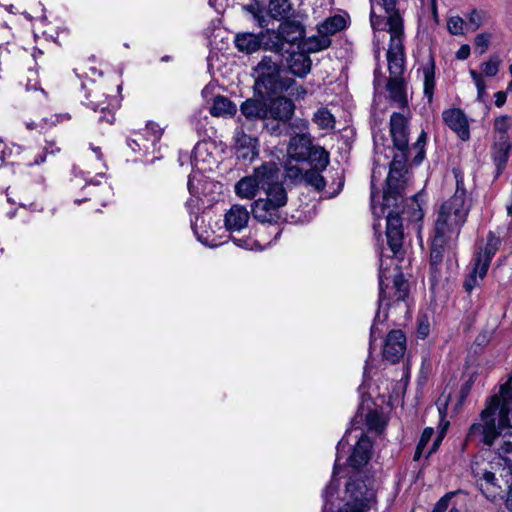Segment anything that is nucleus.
<instances>
[{
	"instance_id": "nucleus-19",
	"label": "nucleus",
	"mask_w": 512,
	"mask_h": 512,
	"mask_svg": "<svg viewBox=\"0 0 512 512\" xmlns=\"http://www.w3.org/2000/svg\"><path fill=\"white\" fill-rule=\"evenodd\" d=\"M277 35L286 43L296 44L304 39L305 27L298 20L286 19L279 25Z\"/></svg>"
},
{
	"instance_id": "nucleus-32",
	"label": "nucleus",
	"mask_w": 512,
	"mask_h": 512,
	"mask_svg": "<svg viewBox=\"0 0 512 512\" xmlns=\"http://www.w3.org/2000/svg\"><path fill=\"white\" fill-rule=\"evenodd\" d=\"M301 161H307L311 168L326 169L329 164V153L323 147L314 145L313 149L309 151V155Z\"/></svg>"
},
{
	"instance_id": "nucleus-45",
	"label": "nucleus",
	"mask_w": 512,
	"mask_h": 512,
	"mask_svg": "<svg viewBox=\"0 0 512 512\" xmlns=\"http://www.w3.org/2000/svg\"><path fill=\"white\" fill-rule=\"evenodd\" d=\"M491 38V33L485 32L478 34L474 39L475 50L478 51L479 54H484L489 47Z\"/></svg>"
},
{
	"instance_id": "nucleus-30",
	"label": "nucleus",
	"mask_w": 512,
	"mask_h": 512,
	"mask_svg": "<svg viewBox=\"0 0 512 512\" xmlns=\"http://www.w3.org/2000/svg\"><path fill=\"white\" fill-rule=\"evenodd\" d=\"M261 40V48L275 52L279 56H283L284 41L277 35V31L266 30L259 34Z\"/></svg>"
},
{
	"instance_id": "nucleus-6",
	"label": "nucleus",
	"mask_w": 512,
	"mask_h": 512,
	"mask_svg": "<svg viewBox=\"0 0 512 512\" xmlns=\"http://www.w3.org/2000/svg\"><path fill=\"white\" fill-rule=\"evenodd\" d=\"M287 192L284 187H276L251 204L253 217L261 223L277 224L282 220L281 209L287 204Z\"/></svg>"
},
{
	"instance_id": "nucleus-26",
	"label": "nucleus",
	"mask_w": 512,
	"mask_h": 512,
	"mask_svg": "<svg viewBox=\"0 0 512 512\" xmlns=\"http://www.w3.org/2000/svg\"><path fill=\"white\" fill-rule=\"evenodd\" d=\"M234 44L238 51L245 54H252L261 48L260 36L249 32L237 33Z\"/></svg>"
},
{
	"instance_id": "nucleus-8",
	"label": "nucleus",
	"mask_w": 512,
	"mask_h": 512,
	"mask_svg": "<svg viewBox=\"0 0 512 512\" xmlns=\"http://www.w3.org/2000/svg\"><path fill=\"white\" fill-rule=\"evenodd\" d=\"M387 25L391 34L387 51L390 77H402L404 71V46L402 43L403 21L400 14H393L391 17H388Z\"/></svg>"
},
{
	"instance_id": "nucleus-39",
	"label": "nucleus",
	"mask_w": 512,
	"mask_h": 512,
	"mask_svg": "<svg viewBox=\"0 0 512 512\" xmlns=\"http://www.w3.org/2000/svg\"><path fill=\"white\" fill-rule=\"evenodd\" d=\"M312 120L320 129H333L335 127V118L325 107L318 109Z\"/></svg>"
},
{
	"instance_id": "nucleus-51",
	"label": "nucleus",
	"mask_w": 512,
	"mask_h": 512,
	"mask_svg": "<svg viewBox=\"0 0 512 512\" xmlns=\"http://www.w3.org/2000/svg\"><path fill=\"white\" fill-rule=\"evenodd\" d=\"M482 24L481 15L477 12V10H472L469 18L468 25L470 26L472 31H476Z\"/></svg>"
},
{
	"instance_id": "nucleus-53",
	"label": "nucleus",
	"mask_w": 512,
	"mask_h": 512,
	"mask_svg": "<svg viewBox=\"0 0 512 512\" xmlns=\"http://www.w3.org/2000/svg\"><path fill=\"white\" fill-rule=\"evenodd\" d=\"M429 323L428 321L425 319V320H420L419 323H418V328H417V334L420 338L424 339L428 336L429 334Z\"/></svg>"
},
{
	"instance_id": "nucleus-16",
	"label": "nucleus",
	"mask_w": 512,
	"mask_h": 512,
	"mask_svg": "<svg viewBox=\"0 0 512 512\" xmlns=\"http://www.w3.org/2000/svg\"><path fill=\"white\" fill-rule=\"evenodd\" d=\"M347 442L344 438H342L337 446V459L334 464L333 468V475L330 480V482L327 484L324 492H323V498H324V506H323V512H334V501L338 500V492L340 488V482L337 478V475L340 474V471L343 469L341 465L338 463V460L340 458V451L344 448L345 444Z\"/></svg>"
},
{
	"instance_id": "nucleus-42",
	"label": "nucleus",
	"mask_w": 512,
	"mask_h": 512,
	"mask_svg": "<svg viewBox=\"0 0 512 512\" xmlns=\"http://www.w3.org/2000/svg\"><path fill=\"white\" fill-rule=\"evenodd\" d=\"M426 138H427V135L424 131L421 132V134L419 135L417 141L412 145V147L410 148L409 147V153H408V156L410 155V153L412 151H415V156L413 157L412 159V163L414 165H419L423 159L425 158V144H426Z\"/></svg>"
},
{
	"instance_id": "nucleus-25",
	"label": "nucleus",
	"mask_w": 512,
	"mask_h": 512,
	"mask_svg": "<svg viewBox=\"0 0 512 512\" xmlns=\"http://www.w3.org/2000/svg\"><path fill=\"white\" fill-rule=\"evenodd\" d=\"M501 239L496 237L493 232H489L487 237V243L483 253H478L475 258V262L482 266V273L488 271L491 260L499 249Z\"/></svg>"
},
{
	"instance_id": "nucleus-47",
	"label": "nucleus",
	"mask_w": 512,
	"mask_h": 512,
	"mask_svg": "<svg viewBox=\"0 0 512 512\" xmlns=\"http://www.w3.org/2000/svg\"><path fill=\"white\" fill-rule=\"evenodd\" d=\"M463 24H464L463 19L458 16L451 17L447 22L448 29H449L450 33L453 35L462 34Z\"/></svg>"
},
{
	"instance_id": "nucleus-12",
	"label": "nucleus",
	"mask_w": 512,
	"mask_h": 512,
	"mask_svg": "<svg viewBox=\"0 0 512 512\" xmlns=\"http://www.w3.org/2000/svg\"><path fill=\"white\" fill-rule=\"evenodd\" d=\"M390 134L394 147L399 154L409 153V130L407 118L398 112H394L390 117Z\"/></svg>"
},
{
	"instance_id": "nucleus-60",
	"label": "nucleus",
	"mask_w": 512,
	"mask_h": 512,
	"mask_svg": "<svg viewBox=\"0 0 512 512\" xmlns=\"http://www.w3.org/2000/svg\"><path fill=\"white\" fill-rule=\"evenodd\" d=\"M477 90H478V97L481 98L483 94L485 93V81L484 79L480 80L476 84Z\"/></svg>"
},
{
	"instance_id": "nucleus-43",
	"label": "nucleus",
	"mask_w": 512,
	"mask_h": 512,
	"mask_svg": "<svg viewBox=\"0 0 512 512\" xmlns=\"http://www.w3.org/2000/svg\"><path fill=\"white\" fill-rule=\"evenodd\" d=\"M433 435H434L433 428L427 427L423 430L420 440L417 444L415 453H414L413 459L415 461H418L421 458V455H422L424 449L426 448L427 444L429 443V441L431 440Z\"/></svg>"
},
{
	"instance_id": "nucleus-2",
	"label": "nucleus",
	"mask_w": 512,
	"mask_h": 512,
	"mask_svg": "<svg viewBox=\"0 0 512 512\" xmlns=\"http://www.w3.org/2000/svg\"><path fill=\"white\" fill-rule=\"evenodd\" d=\"M456 184L455 193L441 205L438 213L435 233L439 237H449L453 233H458L471 209L472 201L467 197L463 182L457 179Z\"/></svg>"
},
{
	"instance_id": "nucleus-5",
	"label": "nucleus",
	"mask_w": 512,
	"mask_h": 512,
	"mask_svg": "<svg viewBox=\"0 0 512 512\" xmlns=\"http://www.w3.org/2000/svg\"><path fill=\"white\" fill-rule=\"evenodd\" d=\"M407 154H395L389 166V173L386 179V186L383 191V203L379 210L385 213V208L396 206L404 202V190L406 187L405 175L407 173Z\"/></svg>"
},
{
	"instance_id": "nucleus-46",
	"label": "nucleus",
	"mask_w": 512,
	"mask_h": 512,
	"mask_svg": "<svg viewBox=\"0 0 512 512\" xmlns=\"http://www.w3.org/2000/svg\"><path fill=\"white\" fill-rule=\"evenodd\" d=\"M285 176L292 182L298 183L304 181V172L297 166H287Z\"/></svg>"
},
{
	"instance_id": "nucleus-14",
	"label": "nucleus",
	"mask_w": 512,
	"mask_h": 512,
	"mask_svg": "<svg viewBox=\"0 0 512 512\" xmlns=\"http://www.w3.org/2000/svg\"><path fill=\"white\" fill-rule=\"evenodd\" d=\"M406 350V336L401 330H391L384 342L383 358L391 364L398 363Z\"/></svg>"
},
{
	"instance_id": "nucleus-23",
	"label": "nucleus",
	"mask_w": 512,
	"mask_h": 512,
	"mask_svg": "<svg viewBox=\"0 0 512 512\" xmlns=\"http://www.w3.org/2000/svg\"><path fill=\"white\" fill-rule=\"evenodd\" d=\"M511 151L510 141L493 140L491 148V157L496 166V177H498L506 167Z\"/></svg>"
},
{
	"instance_id": "nucleus-36",
	"label": "nucleus",
	"mask_w": 512,
	"mask_h": 512,
	"mask_svg": "<svg viewBox=\"0 0 512 512\" xmlns=\"http://www.w3.org/2000/svg\"><path fill=\"white\" fill-rule=\"evenodd\" d=\"M511 127V118L507 115L499 116L494 121L493 140L510 141L508 130Z\"/></svg>"
},
{
	"instance_id": "nucleus-61",
	"label": "nucleus",
	"mask_w": 512,
	"mask_h": 512,
	"mask_svg": "<svg viewBox=\"0 0 512 512\" xmlns=\"http://www.w3.org/2000/svg\"><path fill=\"white\" fill-rule=\"evenodd\" d=\"M372 189H374V184L372 183ZM371 207L373 214L379 216V213L377 212V207L375 206V192L372 190L371 192Z\"/></svg>"
},
{
	"instance_id": "nucleus-33",
	"label": "nucleus",
	"mask_w": 512,
	"mask_h": 512,
	"mask_svg": "<svg viewBox=\"0 0 512 512\" xmlns=\"http://www.w3.org/2000/svg\"><path fill=\"white\" fill-rule=\"evenodd\" d=\"M445 238L446 237H439L438 234L435 233L430 251V269L433 273L438 270V266L443 260Z\"/></svg>"
},
{
	"instance_id": "nucleus-49",
	"label": "nucleus",
	"mask_w": 512,
	"mask_h": 512,
	"mask_svg": "<svg viewBox=\"0 0 512 512\" xmlns=\"http://www.w3.org/2000/svg\"><path fill=\"white\" fill-rule=\"evenodd\" d=\"M59 151L60 148L56 146L55 142H47L43 148V155L35 159L34 164L39 165L40 163H43L47 154H53Z\"/></svg>"
},
{
	"instance_id": "nucleus-22",
	"label": "nucleus",
	"mask_w": 512,
	"mask_h": 512,
	"mask_svg": "<svg viewBox=\"0 0 512 512\" xmlns=\"http://www.w3.org/2000/svg\"><path fill=\"white\" fill-rule=\"evenodd\" d=\"M287 65L291 74L304 78L311 71L312 61L304 52H293L287 59Z\"/></svg>"
},
{
	"instance_id": "nucleus-13",
	"label": "nucleus",
	"mask_w": 512,
	"mask_h": 512,
	"mask_svg": "<svg viewBox=\"0 0 512 512\" xmlns=\"http://www.w3.org/2000/svg\"><path fill=\"white\" fill-rule=\"evenodd\" d=\"M254 176L260 189L265 193L273 192L276 187H284L280 181V168L274 161L263 163L254 169Z\"/></svg>"
},
{
	"instance_id": "nucleus-7",
	"label": "nucleus",
	"mask_w": 512,
	"mask_h": 512,
	"mask_svg": "<svg viewBox=\"0 0 512 512\" xmlns=\"http://www.w3.org/2000/svg\"><path fill=\"white\" fill-rule=\"evenodd\" d=\"M384 272L382 270V263L380 264V273H379V308L378 312L376 313V316L374 318V322L371 327L370 331V345L377 339L379 331L377 328V322L380 320V308L384 302V300H388V303L386 304L387 308L392 304L400 301H404L406 297L409 294V284L407 280L404 278L403 273L400 271L399 268H397V273L393 277V286L392 290L393 293L389 294V296L386 293V288H388L387 285L384 283Z\"/></svg>"
},
{
	"instance_id": "nucleus-54",
	"label": "nucleus",
	"mask_w": 512,
	"mask_h": 512,
	"mask_svg": "<svg viewBox=\"0 0 512 512\" xmlns=\"http://www.w3.org/2000/svg\"><path fill=\"white\" fill-rule=\"evenodd\" d=\"M146 128L153 135L154 141H158L160 139L162 132L157 123L148 122Z\"/></svg>"
},
{
	"instance_id": "nucleus-50",
	"label": "nucleus",
	"mask_w": 512,
	"mask_h": 512,
	"mask_svg": "<svg viewBox=\"0 0 512 512\" xmlns=\"http://www.w3.org/2000/svg\"><path fill=\"white\" fill-rule=\"evenodd\" d=\"M289 124V127H287L289 129V132L292 134V131L295 132L296 130H298L299 132L298 133H307L306 131L308 130V122L304 119H296L293 123H288Z\"/></svg>"
},
{
	"instance_id": "nucleus-10",
	"label": "nucleus",
	"mask_w": 512,
	"mask_h": 512,
	"mask_svg": "<svg viewBox=\"0 0 512 512\" xmlns=\"http://www.w3.org/2000/svg\"><path fill=\"white\" fill-rule=\"evenodd\" d=\"M387 210V208H385ZM386 215V236L387 242L392 253L397 256L402 250L403 245V225L400 214L404 212L403 203H397L396 206H390Z\"/></svg>"
},
{
	"instance_id": "nucleus-52",
	"label": "nucleus",
	"mask_w": 512,
	"mask_h": 512,
	"mask_svg": "<svg viewBox=\"0 0 512 512\" xmlns=\"http://www.w3.org/2000/svg\"><path fill=\"white\" fill-rule=\"evenodd\" d=\"M382 5L388 14V17H391L393 14H399L396 10L397 0H381Z\"/></svg>"
},
{
	"instance_id": "nucleus-37",
	"label": "nucleus",
	"mask_w": 512,
	"mask_h": 512,
	"mask_svg": "<svg viewBox=\"0 0 512 512\" xmlns=\"http://www.w3.org/2000/svg\"><path fill=\"white\" fill-rule=\"evenodd\" d=\"M346 25L345 19L341 15H335L326 19L318 28V32L327 36L333 35L342 30Z\"/></svg>"
},
{
	"instance_id": "nucleus-24",
	"label": "nucleus",
	"mask_w": 512,
	"mask_h": 512,
	"mask_svg": "<svg viewBox=\"0 0 512 512\" xmlns=\"http://www.w3.org/2000/svg\"><path fill=\"white\" fill-rule=\"evenodd\" d=\"M240 111L247 120H262L266 117V100L249 98L241 104Z\"/></svg>"
},
{
	"instance_id": "nucleus-4",
	"label": "nucleus",
	"mask_w": 512,
	"mask_h": 512,
	"mask_svg": "<svg viewBox=\"0 0 512 512\" xmlns=\"http://www.w3.org/2000/svg\"><path fill=\"white\" fill-rule=\"evenodd\" d=\"M345 485V504L337 512H367L376 503L375 491L368 475L349 472Z\"/></svg>"
},
{
	"instance_id": "nucleus-63",
	"label": "nucleus",
	"mask_w": 512,
	"mask_h": 512,
	"mask_svg": "<svg viewBox=\"0 0 512 512\" xmlns=\"http://www.w3.org/2000/svg\"><path fill=\"white\" fill-rule=\"evenodd\" d=\"M56 117H57V120H56L57 122H63L65 120H70V118H71L68 113L58 114V115H56Z\"/></svg>"
},
{
	"instance_id": "nucleus-56",
	"label": "nucleus",
	"mask_w": 512,
	"mask_h": 512,
	"mask_svg": "<svg viewBox=\"0 0 512 512\" xmlns=\"http://www.w3.org/2000/svg\"><path fill=\"white\" fill-rule=\"evenodd\" d=\"M470 55V47L469 45H462L459 50L456 52V57L459 60H465Z\"/></svg>"
},
{
	"instance_id": "nucleus-15",
	"label": "nucleus",
	"mask_w": 512,
	"mask_h": 512,
	"mask_svg": "<svg viewBox=\"0 0 512 512\" xmlns=\"http://www.w3.org/2000/svg\"><path fill=\"white\" fill-rule=\"evenodd\" d=\"M294 102L286 97L277 94L266 100V115L274 118L275 120H282L290 122L295 112Z\"/></svg>"
},
{
	"instance_id": "nucleus-31",
	"label": "nucleus",
	"mask_w": 512,
	"mask_h": 512,
	"mask_svg": "<svg viewBox=\"0 0 512 512\" xmlns=\"http://www.w3.org/2000/svg\"><path fill=\"white\" fill-rule=\"evenodd\" d=\"M259 189L260 188L258 186L254 174L243 177L235 185L236 194L239 197L246 199H253L256 196Z\"/></svg>"
},
{
	"instance_id": "nucleus-58",
	"label": "nucleus",
	"mask_w": 512,
	"mask_h": 512,
	"mask_svg": "<svg viewBox=\"0 0 512 512\" xmlns=\"http://www.w3.org/2000/svg\"><path fill=\"white\" fill-rule=\"evenodd\" d=\"M442 439H443V433L439 434L437 436V438L434 440L433 444H432V447L430 448L429 452H428V455L427 457H429L431 454H433L434 452L437 451V449L439 448L441 442H442Z\"/></svg>"
},
{
	"instance_id": "nucleus-48",
	"label": "nucleus",
	"mask_w": 512,
	"mask_h": 512,
	"mask_svg": "<svg viewBox=\"0 0 512 512\" xmlns=\"http://www.w3.org/2000/svg\"><path fill=\"white\" fill-rule=\"evenodd\" d=\"M455 495V492H449L445 494L440 500L435 504L432 512H448L449 503L452 497Z\"/></svg>"
},
{
	"instance_id": "nucleus-62",
	"label": "nucleus",
	"mask_w": 512,
	"mask_h": 512,
	"mask_svg": "<svg viewBox=\"0 0 512 512\" xmlns=\"http://www.w3.org/2000/svg\"><path fill=\"white\" fill-rule=\"evenodd\" d=\"M470 74H471V77H472V79L474 80L475 84H476L477 82H479L480 80H482V79H483L482 75H481V74H479V73H478L477 71H475V70H471V71H470Z\"/></svg>"
},
{
	"instance_id": "nucleus-34",
	"label": "nucleus",
	"mask_w": 512,
	"mask_h": 512,
	"mask_svg": "<svg viewBox=\"0 0 512 512\" xmlns=\"http://www.w3.org/2000/svg\"><path fill=\"white\" fill-rule=\"evenodd\" d=\"M263 121V130L272 136H281L283 134L290 135L289 129L287 128V124L289 122L282 120H275L269 115H266L265 118H262Z\"/></svg>"
},
{
	"instance_id": "nucleus-40",
	"label": "nucleus",
	"mask_w": 512,
	"mask_h": 512,
	"mask_svg": "<svg viewBox=\"0 0 512 512\" xmlns=\"http://www.w3.org/2000/svg\"><path fill=\"white\" fill-rule=\"evenodd\" d=\"M324 169L311 168L304 172V182L315 188L317 191H322L326 185L324 177L321 172Z\"/></svg>"
},
{
	"instance_id": "nucleus-35",
	"label": "nucleus",
	"mask_w": 512,
	"mask_h": 512,
	"mask_svg": "<svg viewBox=\"0 0 512 512\" xmlns=\"http://www.w3.org/2000/svg\"><path fill=\"white\" fill-rule=\"evenodd\" d=\"M318 33V35L312 36L304 41V50H306L309 53H314L326 49L331 45V40L329 36H327L324 33Z\"/></svg>"
},
{
	"instance_id": "nucleus-57",
	"label": "nucleus",
	"mask_w": 512,
	"mask_h": 512,
	"mask_svg": "<svg viewBox=\"0 0 512 512\" xmlns=\"http://www.w3.org/2000/svg\"><path fill=\"white\" fill-rule=\"evenodd\" d=\"M506 102V92L499 91L495 93V105L497 107H502Z\"/></svg>"
},
{
	"instance_id": "nucleus-59",
	"label": "nucleus",
	"mask_w": 512,
	"mask_h": 512,
	"mask_svg": "<svg viewBox=\"0 0 512 512\" xmlns=\"http://www.w3.org/2000/svg\"><path fill=\"white\" fill-rule=\"evenodd\" d=\"M506 507L510 512H512V484L509 486V490L507 492Z\"/></svg>"
},
{
	"instance_id": "nucleus-38",
	"label": "nucleus",
	"mask_w": 512,
	"mask_h": 512,
	"mask_svg": "<svg viewBox=\"0 0 512 512\" xmlns=\"http://www.w3.org/2000/svg\"><path fill=\"white\" fill-rule=\"evenodd\" d=\"M482 266L476 262H474L473 269L466 276L463 287L466 292L471 293V291L479 285V280H483L487 274V271L482 273Z\"/></svg>"
},
{
	"instance_id": "nucleus-9",
	"label": "nucleus",
	"mask_w": 512,
	"mask_h": 512,
	"mask_svg": "<svg viewBox=\"0 0 512 512\" xmlns=\"http://www.w3.org/2000/svg\"><path fill=\"white\" fill-rule=\"evenodd\" d=\"M494 462H473L471 464V473L475 479L476 485L482 494L489 500H495L501 496L502 488L498 484L495 476Z\"/></svg>"
},
{
	"instance_id": "nucleus-27",
	"label": "nucleus",
	"mask_w": 512,
	"mask_h": 512,
	"mask_svg": "<svg viewBox=\"0 0 512 512\" xmlns=\"http://www.w3.org/2000/svg\"><path fill=\"white\" fill-rule=\"evenodd\" d=\"M209 112L214 117L234 116L237 106L229 98L218 95L213 98Z\"/></svg>"
},
{
	"instance_id": "nucleus-20",
	"label": "nucleus",
	"mask_w": 512,
	"mask_h": 512,
	"mask_svg": "<svg viewBox=\"0 0 512 512\" xmlns=\"http://www.w3.org/2000/svg\"><path fill=\"white\" fill-rule=\"evenodd\" d=\"M313 147L314 144L309 133H295L290 138L288 152L293 158L301 161L305 156L309 155V151Z\"/></svg>"
},
{
	"instance_id": "nucleus-17",
	"label": "nucleus",
	"mask_w": 512,
	"mask_h": 512,
	"mask_svg": "<svg viewBox=\"0 0 512 512\" xmlns=\"http://www.w3.org/2000/svg\"><path fill=\"white\" fill-rule=\"evenodd\" d=\"M259 154V141L256 137L238 131L235 136V155L238 160L252 162Z\"/></svg>"
},
{
	"instance_id": "nucleus-1",
	"label": "nucleus",
	"mask_w": 512,
	"mask_h": 512,
	"mask_svg": "<svg viewBox=\"0 0 512 512\" xmlns=\"http://www.w3.org/2000/svg\"><path fill=\"white\" fill-rule=\"evenodd\" d=\"M511 400L512 386L509 380L500 386L499 395L489 398L485 409L480 414V421L470 426L465 437V445L491 447L499 441L496 448L498 460L504 462L510 474L512 473V433L509 419Z\"/></svg>"
},
{
	"instance_id": "nucleus-28",
	"label": "nucleus",
	"mask_w": 512,
	"mask_h": 512,
	"mask_svg": "<svg viewBox=\"0 0 512 512\" xmlns=\"http://www.w3.org/2000/svg\"><path fill=\"white\" fill-rule=\"evenodd\" d=\"M387 90L390 98L398 103L401 108L408 105V100L405 92V83L402 77H390L387 82Z\"/></svg>"
},
{
	"instance_id": "nucleus-18",
	"label": "nucleus",
	"mask_w": 512,
	"mask_h": 512,
	"mask_svg": "<svg viewBox=\"0 0 512 512\" xmlns=\"http://www.w3.org/2000/svg\"><path fill=\"white\" fill-rule=\"evenodd\" d=\"M444 123L453 130L462 141L470 138L469 123L465 113L459 108H452L443 111Z\"/></svg>"
},
{
	"instance_id": "nucleus-41",
	"label": "nucleus",
	"mask_w": 512,
	"mask_h": 512,
	"mask_svg": "<svg viewBox=\"0 0 512 512\" xmlns=\"http://www.w3.org/2000/svg\"><path fill=\"white\" fill-rule=\"evenodd\" d=\"M291 11V4L289 0H270L269 13L275 18H285Z\"/></svg>"
},
{
	"instance_id": "nucleus-29",
	"label": "nucleus",
	"mask_w": 512,
	"mask_h": 512,
	"mask_svg": "<svg viewBox=\"0 0 512 512\" xmlns=\"http://www.w3.org/2000/svg\"><path fill=\"white\" fill-rule=\"evenodd\" d=\"M435 60L432 54L429 55L428 63L423 66L422 72L424 77V96L427 98L428 103H432L434 89H435Z\"/></svg>"
},
{
	"instance_id": "nucleus-55",
	"label": "nucleus",
	"mask_w": 512,
	"mask_h": 512,
	"mask_svg": "<svg viewBox=\"0 0 512 512\" xmlns=\"http://www.w3.org/2000/svg\"><path fill=\"white\" fill-rule=\"evenodd\" d=\"M93 152L95 153L96 157H97V160L99 161V167H97L95 170L98 171L97 173V177H101L103 178L104 177V173L102 172L103 169L106 168L105 164L102 162V152L100 150L99 147H95L92 149Z\"/></svg>"
},
{
	"instance_id": "nucleus-21",
	"label": "nucleus",
	"mask_w": 512,
	"mask_h": 512,
	"mask_svg": "<svg viewBox=\"0 0 512 512\" xmlns=\"http://www.w3.org/2000/svg\"><path fill=\"white\" fill-rule=\"evenodd\" d=\"M250 214L248 210L241 205H233L225 213V227L228 231H240L248 224Z\"/></svg>"
},
{
	"instance_id": "nucleus-11",
	"label": "nucleus",
	"mask_w": 512,
	"mask_h": 512,
	"mask_svg": "<svg viewBox=\"0 0 512 512\" xmlns=\"http://www.w3.org/2000/svg\"><path fill=\"white\" fill-rule=\"evenodd\" d=\"M372 448L373 444L371 439L367 435L361 434L351 455L347 459V465L350 468L349 472L361 471L362 475H367L364 468L371 459Z\"/></svg>"
},
{
	"instance_id": "nucleus-3",
	"label": "nucleus",
	"mask_w": 512,
	"mask_h": 512,
	"mask_svg": "<svg viewBox=\"0 0 512 512\" xmlns=\"http://www.w3.org/2000/svg\"><path fill=\"white\" fill-rule=\"evenodd\" d=\"M282 60H274L271 56H264L255 67V91L261 96H273L287 91L295 81L292 78L281 76Z\"/></svg>"
},
{
	"instance_id": "nucleus-64",
	"label": "nucleus",
	"mask_w": 512,
	"mask_h": 512,
	"mask_svg": "<svg viewBox=\"0 0 512 512\" xmlns=\"http://www.w3.org/2000/svg\"><path fill=\"white\" fill-rule=\"evenodd\" d=\"M108 114H109V117H107V116H103V117H101V118H100V120H101V121H104V120H105L106 122H108V123H110V124H111V123H113V121H114V115H113L111 112H108Z\"/></svg>"
},
{
	"instance_id": "nucleus-44",
	"label": "nucleus",
	"mask_w": 512,
	"mask_h": 512,
	"mask_svg": "<svg viewBox=\"0 0 512 512\" xmlns=\"http://www.w3.org/2000/svg\"><path fill=\"white\" fill-rule=\"evenodd\" d=\"M500 64V58L498 56L493 55L489 58L488 61L483 62L480 68L485 76L493 77L498 73Z\"/></svg>"
}]
</instances>
